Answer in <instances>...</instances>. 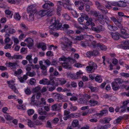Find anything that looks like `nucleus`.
<instances>
[{"label": "nucleus", "mask_w": 129, "mask_h": 129, "mask_svg": "<svg viewBox=\"0 0 129 129\" xmlns=\"http://www.w3.org/2000/svg\"><path fill=\"white\" fill-rule=\"evenodd\" d=\"M21 28L25 31H26L28 30V28L26 25L23 23H21L20 25Z\"/></svg>", "instance_id": "obj_38"}, {"label": "nucleus", "mask_w": 129, "mask_h": 129, "mask_svg": "<svg viewBox=\"0 0 129 129\" xmlns=\"http://www.w3.org/2000/svg\"><path fill=\"white\" fill-rule=\"evenodd\" d=\"M118 6L120 7H124L127 6L126 4L123 1V0L118 2Z\"/></svg>", "instance_id": "obj_23"}, {"label": "nucleus", "mask_w": 129, "mask_h": 129, "mask_svg": "<svg viewBox=\"0 0 129 129\" xmlns=\"http://www.w3.org/2000/svg\"><path fill=\"white\" fill-rule=\"evenodd\" d=\"M81 16H83V18H84L86 20L89 19L90 17H89L87 15L85 14H84L83 13H81Z\"/></svg>", "instance_id": "obj_53"}, {"label": "nucleus", "mask_w": 129, "mask_h": 129, "mask_svg": "<svg viewBox=\"0 0 129 129\" xmlns=\"http://www.w3.org/2000/svg\"><path fill=\"white\" fill-rule=\"evenodd\" d=\"M55 23L56 24V30L58 29V28L61 27L62 26L61 23H59L58 22H56Z\"/></svg>", "instance_id": "obj_54"}, {"label": "nucleus", "mask_w": 129, "mask_h": 129, "mask_svg": "<svg viewBox=\"0 0 129 129\" xmlns=\"http://www.w3.org/2000/svg\"><path fill=\"white\" fill-rule=\"evenodd\" d=\"M62 27L64 30H65L70 28V26L67 24H64L63 25Z\"/></svg>", "instance_id": "obj_56"}, {"label": "nucleus", "mask_w": 129, "mask_h": 129, "mask_svg": "<svg viewBox=\"0 0 129 129\" xmlns=\"http://www.w3.org/2000/svg\"><path fill=\"white\" fill-rule=\"evenodd\" d=\"M55 96H56L57 97V98L61 100L63 99L62 96L60 94L56 93Z\"/></svg>", "instance_id": "obj_61"}, {"label": "nucleus", "mask_w": 129, "mask_h": 129, "mask_svg": "<svg viewBox=\"0 0 129 129\" xmlns=\"http://www.w3.org/2000/svg\"><path fill=\"white\" fill-rule=\"evenodd\" d=\"M41 84L48 85L50 84V81L47 79H44L41 80Z\"/></svg>", "instance_id": "obj_25"}, {"label": "nucleus", "mask_w": 129, "mask_h": 129, "mask_svg": "<svg viewBox=\"0 0 129 129\" xmlns=\"http://www.w3.org/2000/svg\"><path fill=\"white\" fill-rule=\"evenodd\" d=\"M27 78V76L26 75H24L23 77H20L18 78L20 82L21 83H23L25 80Z\"/></svg>", "instance_id": "obj_19"}, {"label": "nucleus", "mask_w": 129, "mask_h": 129, "mask_svg": "<svg viewBox=\"0 0 129 129\" xmlns=\"http://www.w3.org/2000/svg\"><path fill=\"white\" fill-rule=\"evenodd\" d=\"M10 35L8 33H6L5 36V42L6 43H8L10 41V39L9 38Z\"/></svg>", "instance_id": "obj_33"}, {"label": "nucleus", "mask_w": 129, "mask_h": 129, "mask_svg": "<svg viewBox=\"0 0 129 129\" xmlns=\"http://www.w3.org/2000/svg\"><path fill=\"white\" fill-rule=\"evenodd\" d=\"M111 119V118H105L101 120L100 122L103 123H109Z\"/></svg>", "instance_id": "obj_24"}, {"label": "nucleus", "mask_w": 129, "mask_h": 129, "mask_svg": "<svg viewBox=\"0 0 129 129\" xmlns=\"http://www.w3.org/2000/svg\"><path fill=\"white\" fill-rule=\"evenodd\" d=\"M97 48H100L101 50L105 51L107 49V47L105 45L101 43H97Z\"/></svg>", "instance_id": "obj_14"}, {"label": "nucleus", "mask_w": 129, "mask_h": 129, "mask_svg": "<svg viewBox=\"0 0 129 129\" xmlns=\"http://www.w3.org/2000/svg\"><path fill=\"white\" fill-rule=\"evenodd\" d=\"M36 82L35 79L33 78H31L29 80V83L31 85H34Z\"/></svg>", "instance_id": "obj_55"}, {"label": "nucleus", "mask_w": 129, "mask_h": 129, "mask_svg": "<svg viewBox=\"0 0 129 129\" xmlns=\"http://www.w3.org/2000/svg\"><path fill=\"white\" fill-rule=\"evenodd\" d=\"M62 104H55L51 106V110L53 111H58L61 109L60 107L62 106Z\"/></svg>", "instance_id": "obj_6"}, {"label": "nucleus", "mask_w": 129, "mask_h": 129, "mask_svg": "<svg viewBox=\"0 0 129 129\" xmlns=\"http://www.w3.org/2000/svg\"><path fill=\"white\" fill-rule=\"evenodd\" d=\"M57 2L56 14L58 16H60L61 15V12L62 10V2L60 1H58Z\"/></svg>", "instance_id": "obj_7"}, {"label": "nucleus", "mask_w": 129, "mask_h": 129, "mask_svg": "<svg viewBox=\"0 0 129 129\" xmlns=\"http://www.w3.org/2000/svg\"><path fill=\"white\" fill-rule=\"evenodd\" d=\"M120 18V21L118 19L117 20L114 17H111V20H112L115 24H117V23H120V22H121L122 20V18H121V19Z\"/></svg>", "instance_id": "obj_31"}, {"label": "nucleus", "mask_w": 129, "mask_h": 129, "mask_svg": "<svg viewBox=\"0 0 129 129\" xmlns=\"http://www.w3.org/2000/svg\"><path fill=\"white\" fill-rule=\"evenodd\" d=\"M28 13L29 14V16L28 21H33L34 19V15L35 13Z\"/></svg>", "instance_id": "obj_36"}, {"label": "nucleus", "mask_w": 129, "mask_h": 129, "mask_svg": "<svg viewBox=\"0 0 129 129\" xmlns=\"http://www.w3.org/2000/svg\"><path fill=\"white\" fill-rule=\"evenodd\" d=\"M71 115H72V117L73 118H77L79 117L80 116V114L78 113H74L71 114Z\"/></svg>", "instance_id": "obj_49"}, {"label": "nucleus", "mask_w": 129, "mask_h": 129, "mask_svg": "<svg viewBox=\"0 0 129 129\" xmlns=\"http://www.w3.org/2000/svg\"><path fill=\"white\" fill-rule=\"evenodd\" d=\"M78 102L80 104H83L86 103L87 101L86 99L82 98H79Z\"/></svg>", "instance_id": "obj_29"}, {"label": "nucleus", "mask_w": 129, "mask_h": 129, "mask_svg": "<svg viewBox=\"0 0 129 129\" xmlns=\"http://www.w3.org/2000/svg\"><path fill=\"white\" fill-rule=\"evenodd\" d=\"M24 42L26 43L28 47H32L34 45V41L30 38H27L25 40Z\"/></svg>", "instance_id": "obj_10"}, {"label": "nucleus", "mask_w": 129, "mask_h": 129, "mask_svg": "<svg viewBox=\"0 0 129 129\" xmlns=\"http://www.w3.org/2000/svg\"><path fill=\"white\" fill-rule=\"evenodd\" d=\"M89 66H87L86 69L87 71L89 73L94 72L95 70L97 68L96 64L91 61H90L88 62Z\"/></svg>", "instance_id": "obj_2"}, {"label": "nucleus", "mask_w": 129, "mask_h": 129, "mask_svg": "<svg viewBox=\"0 0 129 129\" xmlns=\"http://www.w3.org/2000/svg\"><path fill=\"white\" fill-rule=\"evenodd\" d=\"M22 72V70L20 69H18L17 71L14 72L15 75V76L21 74Z\"/></svg>", "instance_id": "obj_43"}, {"label": "nucleus", "mask_w": 129, "mask_h": 129, "mask_svg": "<svg viewBox=\"0 0 129 129\" xmlns=\"http://www.w3.org/2000/svg\"><path fill=\"white\" fill-rule=\"evenodd\" d=\"M8 67L11 69H15L17 67L19 66L18 64L16 62H9L8 63Z\"/></svg>", "instance_id": "obj_11"}, {"label": "nucleus", "mask_w": 129, "mask_h": 129, "mask_svg": "<svg viewBox=\"0 0 129 129\" xmlns=\"http://www.w3.org/2000/svg\"><path fill=\"white\" fill-rule=\"evenodd\" d=\"M63 1V3H62V4L66 9L70 11L73 10V8L71 7L72 4L70 2L69 0H62Z\"/></svg>", "instance_id": "obj_3"}, {"label": "nucleus", "mask_w": 129, "mask_h": 129, "mask_svg": "<svg viewBox=\"0 0 129 129\" xmlns=\"http://www.w3.org/2000/svg\"><path fill=\"white\" fill-rule=\"evenodd\" d=\"M104 19V16L102 15H101L100 16H99V17L98 18V20L99 22L100 23L102 24H103L105 23Z\"/></svg>", "instance_id": "obj_22"}, {"label": "nucleus", "mask_w": 129, "mask_h": 129, "mask_svg": "<svg viewBox=\"0 0 129 129\" xmlns=\"http://www.w3.org/2000/svg\"><path fill=\"white\" fill-rule=\"evenodd\" d=\"M51 64L56 67L57 65V62L56 60H53L51 62Z\"/></svg>", "instance_id": "obj_59"}, {"label": "nucleus", "mask_w": 129, "mask_h": 129, "mask_svg": "<svg viewBox=\"0 0 129 129\" xmlns=\"http://www.w3.org/2000/svg\"><path fill=\"white\" fill-rule=\"evenodd\" d=\"M121 74L122 76H124L126 78L129 77V74L128 73H122Z\"/></svg>", "instance_id": "obj_64"}, {"label": "nucleus", "mask_w": 129, "mask_h": 129, "mask_svg": "<svg viewBox=\"0 0 129 129\" xmlns=\"http://www.w3.org/2000/svg\"><path fill=\"white\" fill-rule=\"evenodd\" d=\"M98 33H100L101 31H104L105 30V28L102 25H99L98 26Z\"/></svg>", "instance_id": "obj_40"}, {"label": "nucleus", "mask_w": 129, "mask_h": 129, "mask_svg": "<svg viewBox=\"0 0 129 129\" xmlns=\"http://www.w3.org/2000/svg\"><path fill=\"white\" fill-rule=\"evenodd\" d=\"M108 4L109 5H111L114 6H118V2H108Z\"/></svg>", "instance_id": "obj_46"}, {"label": "nucleus", "mask_w": 129, "mask_h": 129, "mask_svg": "<svg viewBox=\"0 0 129 129\" xmlns=\"http://www.w3.org/2000/svg\"><path fill=\"white\" fill-rule=\"evenodd\" d=\"M42 61H41V72L42 75L45 76L47 75V67L45 66L42 64L41 63Z\"/></svg>", "instance_id": "obj_9"}, {"label": "nucleus", "mask_w": 129, "mask_h": 129, "mask_svg": "<svg viewBox=\"0 0 129 129\" xmlns=\"http://www.w3.org/2000/svg\"><path fill=\"white\" fill-rule=\"evenodd\" d=\"M121 33L122 35H121L122 37L124 39H126L129 37V35L126 33L125 30L123 29L121 30Z\"/></svg>", "instance_id": "obj_12"}, {"label": "nucleus", "mask_w": 129, "mask_h": 129, "mask_svg": "<svg viewBox=\"0 0 129 129\" xmlns=\"http://www.w3.org/2000/svg\"><path fill=\"white\" fill-rule=\"evenodd\" d=\"M107 27L111 31H115L117 29V28L116 26H113L111 24H108Z\"/></svg>", "instance_id": "obj_27"}, {"label": "nucleus", "mask_w": 129, "mask_h": 129, "mask_svg": "<svg viewBox=\"0 0 129 129\" xmlns=\"http://www.w3.org/2000/svg\"><path fill=\"white\" fill-rule=\"evenodd\" d=\"M125 107L122 106L119 108V110L120 111V112H123L125 111L126 108Z\"/></svg>", "instance_id": "obj_62"}, {"label": "nucleus", "mask_w": 129, "mask_h": 129, "mask_svg": "<svg viewBox=\"0 0 129 129\" xmlns=\"http://www.w3.org/2000/svg\"><path fill=\"white\" fill-rule=\"evenodd\" d=\"M12 44L13 43L12 42H11L10 44H7V45L5 46V48L6 49H7L8 48H10L11 47V46Z\"/></svg>", "instance_id": "obj_60"}, {"label": "nucleus", "mask_w": 129, "mask_h": 129, "mask_svg": "<svg viewBox=\"0 0 129 129\" xmlns=\"http://www.w3.org/2000/svg\"><path fill=\"white\" fill-rule=\"evenodd\" d=\"M41 109H42L41 108V115H44L41 116V120H43L46 118V116L45 115L47 114V112L44 111H43V110H41Z\"/></svg>", "instance_id": "obj_20"}, {"label": "nucleus", "mask_w": 129, "mask_h": 129, "mask_svg": "<svg viewBox=\"0 0 129 129\" xmlns=\"http://www.w3.org/2000/svg\"><path fill=\"white\" fill-rule=\"evenodd\" d=\"M67 60H68L70 62H72L73 63L75 62H76V60H75L69 57L67 58Z\"/></svg>", "instance_id": "obj_63"}, {"label": "nucleus", "mask_w": 129, "mask_h": 129, "mask_svg": "<svg viewBox=\"0 0 129 129\" xmlns=\"http://www.w3.org/2000/svg\"><path fill=\"white\" fill-rule=\"evenodd\" d=\"M87 21L86 23V24L87 26H89L91 25V26H95V24L93 22V20L92 19L90 18L88 20H87Z\"/></svg>", "instance_id": "obj_13"}, {"label": "nucleus", "mask_w": 129, "mask_h": 129, "mask_svg": "<svg viewBox=\"0 0 129 129\" xmlns=\"http://www.w3.org/2000/svg\"><path fill=\"white\" fill-rule=\"evenodd\" d=\"M113 89L115 90H117L120 87L118 84L114 82H112L111 83Z\"/></svg>", "instance_id": "obj_15"}, {"label": "nucleus", "mask_w": 129, "mask_h": 129, "mask_svg": "<svg viewBox=\"0 0 129 129\" xmlns=\"http://www.w3.org/2000/svg\"><path fill=\"white\" fill-rule=\"evenodd\" d=\"M59 121V119L58 118H55L52 121V123H53L55 124L58 122Z\"/></svg>", "instance_id": "obj_58"}, {"label": "nucleus", "mask_w": 129, "mask_h": 129, "mask_svg": "<svg viewBox=\"0 0 129 129\" xmlns=\"http://www.w3.org/2000/svg\"><path fill=\"white\" fill-rule=\"evenodd\" d=\"M62 16L63 17L68 20H70L71 17H70L67 14H62Z\"/></svg>", "instance_id": "obj_52"}, {"label": "nucleus", "mask_w": 129, "mask_h": 129, "mask_svg": "<svg viewBox=\"0 0 129 129\" xmlns=\"http://www.w3.org/2000/svg\"><path fill=\"white\" fill-rule=\"evenodd\" d=\"M81 45L84 47H85L87 45V41H82L80 42Z\"/></svg>", "instance_id": "obj_51"}, {"label": "nucleus", "mask_w": 129, "mask_h": 129, "mask_svg": "<svg viewBox=\"0 0 129 129\" xmlns=\"http://www.w3.org/2000/svg\"><path fill=\"white\" fill-rule=\"evenodd\" d=\"M95 80L99 83L101 82L102 81V79L100 76H97L95 78Z\"/></svg>", "instance_id": "obj_41"}, {"label": "nucleus", "mask_w": 129, "mask_h": 129, "mask_svg": "<svg viewBox=\"0 0 129 129\" xmlns=\"http://www.w3.org/2000/svg\"><path fill=\"white\" fill-rule=\"evenodd\" d=\"M108 111L106 110H103L100 113L96 114L97 116H102L107 112Z\"/></svg>", "instance_id": "obj_37"}, {"label": "nucleus", "mask_w": 129, "mask_h": 129, "mask_svg": "<svg viewBox=\"0 0 129 129\" xmlns=\"http://www.w3.org/2000/svg\"><path fill=\"white\" fill-rule=\"evenodd\" d=\"M27 76H29L31 77H33L36 75V73L35 72H28L26 73Z\"/></svg>", "instance_id": "obj_42"}, {"label": "nucleus", "mask_w": 129, "mask_h": 129, "mask_svg": "<svg viewBox=\"0 0 129 129\" xmlns=\"http://www.w3.org/2000/svg\"><path fill=\"white\" fill-rule=\"evenodd\" d=\"M35 95H34L31 97L30 99V104L32 105L38 106V104L37 103H35Z\"/></svg>", "instance_id": "obj_16"}, {"label": "nucleus", "mask_w": 129, "mask_h": 129, "mask_svg": "<svg viewBox=\"0 0 129 129\" xmlns=\"http://www.w3.org/2000/svg\"><path fill=\"white\" fill-rule=\"evenodd\" d=\"M57 81L61 85L65 84L67 82L66 80L63 78H58L57 79Z\"/></svg>", "instance_id": "obj_28"}, {"label": "nucleus", "mask_w": 129, "mask_h": 129, "mask_svg": "<svg viewBox=\"0 0 129 129\" xmlns=\"http://www.w3.org/2000/svg\"><path fill=\"white\" fill-rule=\"evenodd\" d=\"M46 104L45 99L44 98H42L41 99V107H42L43 105H45Z\"/></svg>", "instance_id": "obj_47"}, {"label": "nucleus", "mask_w": 129, "mask_h": 129, "mask_svg": "<svg viewBox=\"0 0 129 129\" xmlns=\"http://www.w3.org/2000/svg\"><path fill=\"white\" fill-rule=\"evenodd\" d=\"M32 55L30 54L27 56L26 57V59L28 60L30 63H32L33 62V59L31 58Z\"/></svg>", "instance_id": "obj_39"}, {"label": "nucleus", "mask_w": 129, "mask_h": 129, "mask_svg": "<svg viewBox=\"0 0 129 129\" xmlns=\"http://www.w3.org/2000/svg\"><path fill=\"white\" fill-rule=\"evenodd\" d=\"M14 18L16 20H20L21 18V16L18 13H15L14 15Z\"/></svg>", "instance_id": "obj_35"}, {"label": "nucleus", "mask_w": 129, "mask_h": 129, "mask_svg": "<svg viewBox=\"0 0 129 129\" xmlns=\"http://www.w3.org/2000/svg\"><path fill=\"white\" fill-rule=\"evenodd\" d=\"M12 59H22L23 58L22 56L20 55H14L13 56H11Z\"/></svg>", "instance_id": "obj_32"}, {"label": "nucleus", "mask_w": 129, "mask_h": 129, "mask_svg": "<svg viewBox=\"0 0 129 129\" xmlns=\"http://www.w3.org/2000/svg\"><path fill=\"white\" fill-rule=\"evenodd\" d=\"M27 113L29 116L33 114L34 113V111L32 109H30L28 110Z\"/></svg>", "instance_id": "obj_57"}, {"label": "nucleus", "mask_w": 129, "mask_h": 129, "mask_svg": "<svg viewBox=\"0 0 129 129\" xmlns=\"http://www.w3.org/2000/svg\"><path fill=\"white\" fill-rule=\"evenodd\" d=\"M49 28L52 30H54V29L56 30V26L55 23H53L49 27Z\"/></svg>", "instance_id": "obj_48"}, {"label": "nucleus", "mask_w": 129, "mask_h": 129, "mask_svg": "<svg viewBox=\"0 0 129 129\" xmlns=\"http://www.w3.org/2000/svg\"><path fill=\"white\" fill-rule=\"evenodd\" d=\"M7 83L9 84V86L16 93H18V92L15 86L13 84L14 83V81H8L7 82Z\"/></svg>", "instance_id": "obj_8"}, {"label": "nucleus", "mask_w": 129, "mask_h": 129, "mask_svg": "<svg viewBox=\"0 0 129 129\" xmlns=\"http://www.w3.org/2000/svg\"><path fill=\"white\" fill-rule=\"evenodd\" d=\"M111 35L112 38L115 40H117L119 38L118 33H112Z\"/></svg>", "instance_id": "obj_21"}, {"label": "nucleus", "mask_w": 129, "mask_h": 129, "mask_svg": "<svg viewBox=\"0 0 129 129\" xmlns=\"http://www.w3.org/2000/svg\"><path fill=\"white\" fill-rule=\"evenodd\" d=\"M62 45L61 46L62 49L64 51L68 50V48L70 47L69 45H72V42L69 40L66 37L62 38Z\"/></svg>", "instance_id": "obj_1"}, {"label": "nucleus", "mask_w": 129, "mask_h": 129, "mask_svg": "<svg viewBox=\"0 0 129 129\" xmlns=\"http://www.w3.org/2000/svg\"><path fill=\"white\" fill-rule=\"evenodd\" d=\"M95 3L96 5L97 6L98 8L100 9L103 13L106 14L107 13L108 11L107 10L105 9L104 7L100 4L98 1H96Z\"/></svg>", "instance_id": "obj_4"}, {"label": "nucleus", "mask_w": 129, "mask_h": 129, "mask_svg": "<svg viewBox=\"0 0 129 129\" xmlns=\"http://www.w3.org/2000/svg\"><path fill=\"white\" fill-rule=\"evenodd\" d=\"M62 66L65 69H70L71 68V66L69 64L66 62H64L62 63Z\"/></svg>", "instance_id": "obj_34"}, {"label": "nucleus", "mask_w": 129, "mask_h": 129, "mask_svg": "<svg viewBox=\"0 0 129 129\" xmlns=\"http://www.w3.org/2000/svg\"><path fill=\"white\" fill-rule=\"evenodd\" d=\"M32 91L36 93H40V87L39 86L36 87L33 89Z\"/></svg>", "instance_id": "obj_26"}, {"label": "nucleus", "mask_w": 129, "mask_h": 129, "mask_svg": "<svg viewBox=\"0 0 129 129\" xmlns=\"http://www.w3.org/2000/svg\"><path fill=\"white\" fill-rule=\"evenodd\" d=\"M36 5L35 4L29 6L27 8V11L28 13H35L37 10L35 9Z\"/></svg>", "instance_id": "obj_5"}, {"label": "nucleus", "mask_w": 129, "mask_h": 129, "mask_svg": "<svg viewBox=\"0 0 129 129\" xmlns=\"http://www.w3.org/2000/svg\"><path fill=\"white\" fill-rule=\"evenodd\" d=\"M79 124V122L77 119L74 120L72 123V126L74 127H77Z\"/></svg>", "instance_id": "obj_17"}, {"label": "nucleus", "mask_w": 129, "mask_h": 129, "mask_svg": "<svg viewBox=\"0 0 129 129\" xmlns=\"http://www.w3.org/2000/svg\"><path fill=\"white\" fill-rule=\"evenodd\" d=\"M4 116L5 118L7 120H10L13 119L12 117L10 116L8 113L5 114Z\"/></svg>", "instance_id": "obj_44"}, {"label": "nucleus", "mask_w": 129, "mask_h": 129, "mask_svg": "<svg viewBox=\"0 0 129 129\" xmlns=\"http://www.w3.org/2000/svg\"><path fill=\"white\" fill-rule=\"evenodd\" d=\"M89 104L91 106H94L98 104V102L94 100L91 99L89 102Z\"/></svg>", "instance_id": "obj_30"}, {"label": "nucleus", "mask_w": 129, "mask_h": 129, "mask_svg": "<svg viewBox=\"0 0 129 129\" xmlns=\"http://www.w3.org/2000/svg\"><path fill=\"white\" fill-rule=\"evenodd\" d=\"M41 48L43 51L47 49L46 44L44 43H41Z\"/></svg>", "instance_id": "obj_45"}, {"label": "nucleus", "mask_w": 129, "mask_h": 129, "mask_svg": "<svg viewBox=\"0 0 129 129\" xmlns=\"http://www.w3.org/2000/svg\"><path fill=\"white\" fill-rule=\"evenodd\" d=\"M123 82L122 80L120 79L116 78L114 79V82L118 84L121 83Z\"/></svg>", "instance_id": "obj_50"}, {"label": "nucleus", "mask_w": 129, "mask_h": 129, "mask_svg": "<svg viewBox=\"0 0 129 129\" xmlns=\"http://www.w3.org/2000/svg\"><path fill=\"white\" fill-rule=\"evenodd\" d=\"M5 31L6 33H9L10 34H13L16 32V30L13 28H8L5 30Z\"/></svg>", "instance_id": "obj_18"}]
</instances>
